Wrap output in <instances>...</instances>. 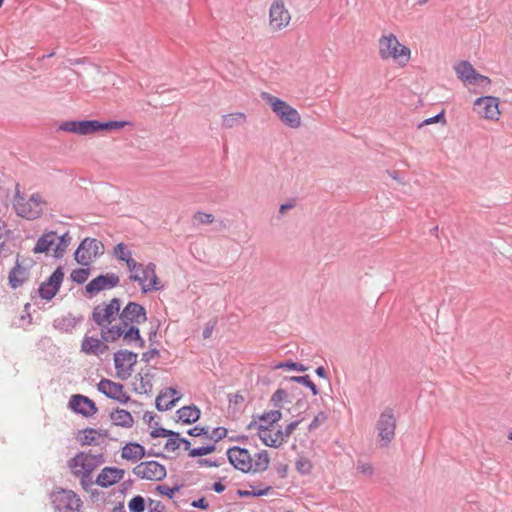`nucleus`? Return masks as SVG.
Masks as SVG:
<instances>
[{
	"instance_id": "nucleus-1",
	"label": "nucleus",
	"mask_w": 512,
	"mask_h": 512,
	"mask_svg": "<svg viewBox=\"0 0 512 512\" xmlns=\"http://www.w3.org/2000/svg\"><path fill=\"white\" fill-rule=\"evenodd\" d=\"M102 453L92 454L79 452L68 461L71 473L80 479V484L85 491H89L95 481L92 480V472L104 462Z\"/></svg>"
},
{
	"instance_id": "nucleus-2",
	"label": "nucleus",
	"mask_w": 512,
	"mask_h": 512,
	"mask_svg": "<svg viewBox=\"0 0 512 512\" xmlns=\"http://www.w3.org/2000/svg\"><path fill=\"white\" fill-rule=\"evenodd\" d=\"M378 55L384 61L392 59L404 67L411 59V50L401 44L395 34L384 33L378 40Z\"/></svg>"
},
{
	"instance_id": "nucleus-3",
	"label": "nucleus",
	"mask_w": 512,
	"mask_h": 512,
	"mask_svg": "<svg viewBox=\"0 0 512 512\" xmlns=\"http://www.w3.org/2000/svg\"><path fill=\"white\" fill-rule=\"evenodd\" d=\"M261 99L271 107L284 125L290 128L300 127L301 116L290 104L267 92L261 93Z\"/></svg>"
},
{
	"instance_id": "nucleus-4",
	"label": "nucleus",
	"mask_w": 512,
	"mask_h": 512,
	"mask_svg": "<svg viewBox=\"0 0 512 512\" xmlns=\"http://www.w3.org/2000/svg\"><path fill=\"white\" fill-rule=\"evenodd\" d=\"M121 300L112 298L108 303H101L93 308L91 319L101 329L103 338L104 330H109L112 322L119 317Z\"/></svg>"
},
{
	"instance_id": "nucleus-5",
	"label": "nucleus",
	"mask_w": 512,
	"mask_h": 512,
	"mask_svg": "<svg viewBox=\"0 0 512 512\" xmlns=\"http://www.w3.org/2000/svg\"><path fill=\"white\" fill-rule=\"evenodd\" d=\"M46 202L39 193H34L29 199H25L19 192L14 198L13 207L19 217L27 220H35L43 213V205Z\"/></svg>"
},
{
	"instance_id": "nucleus-6",
	"label": "nucleus",
	"mask_w": 512,
	"mask_h": 512,
	"mask_svg": "<svg viewBox=\"0 0 512 512\" xmlns=\"http://www.w3.org/2000/svg\"><path fill=\"white\" fill-rule=\"evenodd\" d=\"M121 337L126 345L135 343L139 348L145 347V340L141 337L137 326L129 325L127 328H124V325H113L109 330H104L103 332V340L105 342H115Z\"/></svg>"
},
{
	"instance_id": "nucleus-7",
	"label": "nucleus",
	"mask_w": 512,
	"mask_h": 512,
	"mask_svg": "<svg viewBox=\"0 0 512 512\" xmlns=\"http://www.w3.org/2000/svg\"><path fill=\"white\" fill-rule=\"evenodd\" d=\"M129 280L137 282L144 294L163 289V285L156 274V265L152 262L143 265L139 272L130 274Z\"/></svg>"
},
{
	"instance_id": "nucleus-8",
	"label": "nucleus",
	"mask_w": 512,
	"mask_h": 512,
	"mask_svg": "<svg viewBox=\"0 0 512 512\" xmlns=\"http://www.w3.org/2000/svg\"><path fill=\"white\" fill-rule=\"evenodd\" d=\"M103 253V244L95 238H85L74 253L75 261L82 266H89Z\"/></svg>"
},
{
	"instance_id": "nucleus-9",
	"label": "nucleus",
	"mask_w": 512,
	"mask_h": 512,
	"mask_svg": "<svg viewBox=\"0 0 512 512\" xmlns=\"http://www.w3.org/2000/svg\"><path fill=\"white\" fill-rule=\"evenodd\" d=\"M52 505L56 512H79L82 501L72 490L60 489L51 495Z\"/></svg>"
},
{
	"instance_id": "nucleus-10",
	"label": "nucleus",
	"mask_w": 512,
	"mask_h": 512,
	"mask_svg": "<svg viewBox=\"0 0 512 512\" xmlns=\"http://www.w3.org/2000/svg\"><path fill=\"white\" fill-rule=\"evenodd\" d=\"M396 429V418L391 408H386L377 421L378 437L380 446L387 447L394 439Z\"/></svg>"
},
{
	"instance_id": "nucleus-11",
	"label": "nucleus",
	"mask_w": 512,
	"mask_h": 512,
	"mask_svg": "<svg viewBox=\"0 0 512 512\" xmlns=\"http://www.w3.org/2000/svg\"><path fill=\"white\" fill-rule=\"evenodd\" d=\"M137 353L128 350H119L114 354V365L117 372V377L126 380L132 372L133 367L137 363Z\"/></svg>"
},
{
	"instance_id": "nucleus-12",
	"label": "nucleus",
	"mask_w": 512,
	"mask_h": 512,
	"mask_svg": "<svg viewBox=\"0 0 512 512\" xmlns=\"http://www.w3.org/2000/svg\"><path fill=\"white\" fill-rule=\"evenodd\" d=\"M119 319L124 328H127L129 325L138 326L147 320L146 309L139 303L129 302L120 311Z\"/></svg>"
},
{
	"instance_id": "nucleus-13",
	"label": "nucleus",
	"mask_w": 512,
	"mask_h": 512,
	"mask_svg": "<svg viewBox=\"0 0 512 512\" xmlns=\"http://www.w3.org/2000/svg\"><path fill=\"white\" fill-rule=\"evenodd\" d=\"M291 15L282 0H276L269 10V26L272 31H280L290 23Z\"/></svg>"
},
{
	"instance_id": "nucleus-14",
	"label": "nucleus",
	"mask_w": 512,
	"mask_h": 512,
	"mask_svg": "<svg viewBox=\"0 0 512 512\" xmlns=\"http://www.w3.org/2000/svg\"><path fill=\"white\" fill-rule=\"evenodd\" d=\"M133 473L141 479L151 481H161L167 475L165 466L153 460L141 462L133 468Z\"/></svg>"
},
{
	"instance_id": "nucleus-15",
	"label": "nucleus",
	"mask_w": 512,
	"mask_h": 512,
	"mask_svg": "<svg viewBox=\"0 0 512 512\" xmlns=\"http://www.w3.org/2000/svg\"><path fill=\"white\" fill-rule=\"evenodd\" d=\"M474 110L485 119L498 120L500 116L499 99L494 96L479 97L474 102Z\"/></svg>"
},
{
	"instance_id": "nucleus-16",
	"label": "nucleus",
	"mask_w": 512,
	"mask_h": 512,
	"mask_svg": "<svg viewBox=\"0 0 512 512\" xmlns=\"http://www.w3.org/2000/svg\"><path fill=\"white\" fill-rule=\"evenodd\" d=\"M227 458L234 468L244 473H248L252 470L253 458L247 449L238 446L229 448L227 450Z\"/></svg>"
},
{
	"instance_id": "nucleus-17",
	"label": "nucleus",
	"mask_w": 512,
	"mask_h": 512,
	"mask_svg": "<svg viewBox=\"0 0 512 512\" xmlns=\"http://www.w3.org/2000/svg\"><path fill=\"white\" fill-rule=\"evenodd\" d=\"M64 279L63 267L59 266L39 287V295L44 300H51L59 291Z\"/></svg>"
},
{
	"instance_id": "nucleus-18",
	"label": "nucleus",
	"mask_w": 512,
	"mask_h": 512,
	"mask_svg": "<svg viewBox=\"0 0 512 512\" xmlns=\"http://www.w3.org/2000/svg\"><path fill=\"white\" fill-rule=\"evenodd\" d=\"M120 282V278L115 273H107L97 276L86 285V291L90 294H96L106 289L116 287Z\"/></svg>"
},
{
	"instance_id": "nucleus-19",
	"label": "nucleus",
	"mask_w": 512,
	"mask_h": 512,
	"mask_svg": "<svg viewBox=\"0 0 512 512\" xmlns=\"http://www.w3.org/2000/svg\"><path fill=\"white\" fill-rule=\"evenodd\" d=\"M69 407L76 413L83 415L84 417H90L97 413L98 409L94 401L90 398L76 394L73 395L69 400Z\"/></svg>"
},
{
	"instance_id": "nucleus-20",
	"label": "nucleus",
	"mask_w": 512,
	"mask_h": 512,
	"mask_svg": "<svg viewBox=\"0 0 512 512\" xmlns=\"http://www.w3.org/2000/svg\"><path fill=\"white\" fill-rule=\"evenodd\" d=\"M125 471L117 467H105L98 474L95 484L108 488L118 483L124 477Z\"/></svg>"
},
{
	"instance_id": "nucleus-21",
	"label": "nucleus",
	"mask_w": 512,
	"mask_h": 512,
	"mask_svg": "<svg viewBox=\"0 0 512 512\" xmlns=\"http://www.w3.org/2000/svg\"><path fill=\"white\" fill-rule=\"evenodd\" d=\"M180 398L181 395H179L178 391L175 388L169 387L157 396L155 400L156 408L159 411L170 410Z\"/></svg>"
},
{
	"instance_id": "nucleus-22",
	"label": "nucleus",
	"mask_w": 512,
	"mask_h": 512,
	"mask_svg": "<svg viewBox=\"0 0 512 512\" xmlns=\"http://www.w3.org/2000/svg\"><path fill=\"white\" fill-rule=\"evenodd\" d=\"M93 125V120L65 121L59 129L78 135H90L93 134Z\"/></svg>"
},
{
	"instance_id": "nucleus-23",
	"label": "nucleus",
	"mask_w": 512,
	"mask_h": 512,
	"mask_svg": "<svg viewBox=\"0 0 512 512\" xmlns=\"http://www.w3.org/2000/svg\"><path fill=\"white\" fill-rule=\"evenodd\" d=\"M108 350L106 342L101 338L85 336L81 343V351L87 355H99Z\"/></svg>"
},
{
	"instance_id": "nucleus-24",
	"label": "nucleus",
	"mask_w": 512,
	"mask_h": 512,
	"mask_svg": "<svg viewBox=\"0 0 512 512\" xmlns=\"http://www.w3.org/2000/svg\"><path fill=\"white\" fill-rule=\"evenodd\" d=\"M30 276V270L20 264L19 258L17 257L15 266L9 272L8 280L11 288L16 289L22 286Z\"/></svg>"
},
{
	"instance_id": "nucleus-25",
	"label": "nucleus",
	"mask_w": 512,
	"mask_h": 512,
	"mask_svg": "<svg viewBox=\"0 0 512 512\" xmlns=\"http://www.w3.org/2000/svg\"><path fill=\"white\" fill-rule=\"evenodd\" d=\"M145 455L161 456V454L152 453L151 451L146 452L145 448L139 443H127L122 448L121 453L123 459L130 460L133 462L142 459Z\"/></svg>"
},
{
	"instance_id": "nucleus-26",
	"label": "nucleus",
	"mask_w": 512,
	"mask_h": 512,
	"mask_svg": "<svg viewBox=\"0 0 512 512\" xmlns=\"http://www.w3.org/2000/svg\"><path fill=\"white\" fill-rule=\"evenodd\" d=\"M258 436L262 442L269 447L278 448L283 444L282 434L280 429L272 432L268 426L259 425Z\"/></svg>"
},
{
	"instance_id": "nucleus-27",
	"label": "nucleus",
	"mask_w": 512,
	"mask_h": 512,
	"mask_svg": "<svg viewBox=\"0 0 512 512\" xmlns=\"http://www.w3.org/2000/svg\"><path fill=\"white\" fill-rule=\"evenodd\" d=\"M56 240H57V234L55 231H49V232L42 234L38 238V240L32 250L33 253L40 254V253L49 252L51 249H53L55 247Z\"/></svg>"
},
{
	"instance_id": "nucleus-28",
	"label": "nucleus",
	"mask_w": 512,
	"mask_h": 512,
	"mask_svg": "<svg viewBox=\"0 0 512 512\" xmlns=\"http://www.w3.org/2000/svg\"><path fill=\"white\" fill-rule=\"evenodd\" d=\"M454 69L460 80L470 84H475L477 72L470 62L461 61L454 66Z\"/></svg>"
},
{
	"instance_id": "nucleus-29",
	"label": "nucleus",
	"mask_w": 512,
	"mask_h": 512,
	"mask_svg": "<svg viewBox=\"0 0 512 512\" xmlns=\"http://www.w3.org/2000/svg\"><path fill=\"white\" fill-rule=\"evenodd\" d=\"M176 414L179 421L184 424H192L199 420L201 411L196 405L192 404L178 409Z\"/></svg>"
},
{
	"instance_id": "nucleus-30",
	"label": "nucleus",
	"mask_w": 512,
	"mask_h": 512,
	"mask_svg": "<svg viewBox=\"0 0 512 512\" xmlns=\"http://www.w3.org/2000/svg\"><path fill=\"white\" fill-rule=\"evenodd\" d=\"M98 391L103 393L106 397L115 399L124 389V386L120 383H116L110 379H102L97 384Z\"/></svg>"
},
{
	"instance_id": "nucleus-31",
	"label": "nucleus",
	"mask_w": 512,
	"mask_h": 512,
	"mask_svg": "<svg viewBox=\"0 0 512 512\" xmlns=\"http://www.w3.org/2000/svg\"><path fill=\"white\" fill-rule=\"evenodd\" d=\"M110 419L115 426L131 428L134 425V419L130 412L117 408L110 413Z\"/></svg>"
},
{
	"instance_id": "nucleus-32",
	"label": "nucleus",
	"mask_w": 512,
	"mask_h": 512,
	"mask_svg": "<svg viewBox=\"0 0 512 512\" xmlns=\"http://www.w3.org/2000/svg\"><path fill=\"white\" fill-rule=\"evenodd\" d=\"M83 318H76L71 314L57 318L54 320V327L64 332H72L77 323L82 321Z\"/></svg>"
},
{
	"instance_id": "nucleus-33",
	"label": "nucleus",
	"mask_w": 512,
	"mask_h": 512,
	"mask_svg": "<svg viewBox=\"0 0 512 512\" xmlns=\"http://www.w3.org/2000/svg\"><path fill=\"white\" fill-rule=\"evenodd\" d=\"M247 117L242 112L230 113L222 116V127L225 129H232L234 127L243 125Z\"/></svg>"
},
{
	"instance_id": "nucleus-34",
	"label": "nucleus",
	"mask_w": 512,
	"mask_h": 512,
	"mask_svg": "<svg viewBox=\"0 0 512 512\" xmlns=\"http://www.w3.org/2000/svg\"><path fill=\"white\" fill-rule=\"evenodd\" d=\"M139 385L135 388L138 393L142 394H150L153 389L152 380L154 378V374L150 372L148 369L146 372L139 373Z\"/></svg>"
},
{
	"instance_id": "nucleus-35",
	"label": "nucleus",
	"mask_w": 512,
	"mask_h": 512,
	"mask_svg": "<svg viewBox=\"0 0 512 512\" xmlns=\"http://www.w3.org/2000/svg\"><path fill=\"white\" fill-rule=\"evenodd\" d=\"M93 133L102 131V130H121L126 125L129 124L127 121H116L111 120L107 122H100L97 120H93Z\"/></svg>"
},
{
	"instance_id": "nucleus-36",
	"label": "nucleus",
	"mask_w": 512,
	"mask_h": 512,
	"mask_svg": "<svg viewBox=\"0 0 512 512\" xmlns=\"http://www.w3.org/2000/svg\"><path fill=\"white\" fill-rule=\"evenodd\" d=\"M270 463V458L268 455V452L266 450H263L261 452H258L255 454V457L253 458V472H263L267 470Z\"/></svg>"
},
{
	"instance_id": "nucleus-37",
	"label": "nucleus",
	"mask_w": 512,
	"mask_h": 512,
	"mask_svg": "<svg viewBox=\"0 0 512 512\" xmlns=\"http://www.w3.org/2000/svg\"><path fill=\"white\" fill-rule=\"evenodd\" d=\"M58 242H55V247L53 248V256L55 258H62L64 253L66 252L68 246L71 243L72 237L68 232L64 233L60 237H57Z\"/></svg>"
},
{
	"instance_id": "nucleus-38",
	"label": "nucleus",
	"mask_w": 512,
	"mask_h": 512,
	"mask_svg": "<svg viewBox=\"0 0 512 512\" xmlns=\"http://www.w3.org/2000/svg\"><path fill=\"white\" fill-rule=\"evenodd\" d=\"M96 435L107 437L108 433L105 430H96L94 428H86L83 430V437L81 439L82 445H96Z\"/></svg>"
},
{
	"instance_id": "nucleus-39",
	"label": "nucleus",
	"mask_w": 512,
	"mask_h": 512,
	"mask_svg": "<svg viewBox=\"0 0 512 512\" xmlns=\"http://www.w3.org/2000/svg\"><path fill=\"white\" fill-rule=\"evenodd\" d=\"M289 381L303 384V386H305L311 390L313 395L319 394V390H318L317 386L311 381L309 375L291 376V377H289Z\"/></svg>"
},
{
	"instance_id": "nucleus-40",
	"label": "nucleus",
	"mask_w": 512,
	"mask_h": 512,
	"mask_svg": "<svg viewBox=\"0 0 512 512\" xmlns=\"http://www.w3.org/2000/svg\"><path fill=\"white\" fill-rule=\"evenodd\" d=\"M113 255L120 261H127L132 257L131 250L124 243H119L114 247Z\"/></svg>"
},
{
	"instance_id": "nucleus-41",
	"label": "nucleus",
	"mask_w": 512,
	"mask_h": 512,
	"mask_svg": "<svg viewBox=\"0 0 512 512\" xmlns=\"http://www.w3.org/2000/svg\"><path fill=\"white\" fill-rule=\"evenodd\" d=\"M90 275L89 268H78L74 269L70 274L71 281L77 283V284H83L86 282Z\"/></svg>"
},
{
	"instance_id": "nucleus-42",
	"label": "nucleus",
	"mask_w": 512,
	"mask_h": 512,
	"mask_svg": "<svg viewBox=\"0 0 512 512\" xmlns=\"http://www.w3.org/2000/svg\"><path fill=\"white\" fill-rule=\"evenodd\" d=\"M281 418L282 413L279 410H271L259 416V420L265 422L268 427L277 423Z\"/></svg>"
},
{
	"instance_id": "nucleus-43",
	"label": "nucleus",
	"mask_w": 512,
	"mask_h": 512,
	"mask_svg": "<svg viewBox=\"0 0 512 512\" xmlns=\"http://www.w3.org/2000/svg\"><path fill=\"white\" fill-rule=\"evenodd\" d=\"M274 369H289V370L304 372L307 370V367L298 362L285 361V362H280V363L276 364L274 366Z\"/></svg>"
},
{
	"instance_id": "nucleus-44",
	"label": "nucleus",
	"mask_w": 512,
	"mask_h": 512,
	"mask_svg": "<svg viewBox=\"0 0 512 512\" xmlns=\"http://www.w3.org/2000/svg\"><path fill=\"white\" fill-rule=\"evenodd\" d=\"M128 507H129L130 512H144V510H145L144 498L140 495L133 497L129 501Z\"/></svg>"
},
{
	"instance_id": "nucleus-45",
	"label": "nucleus",
	"mask_w": 512,
	"mask_h": 512,
	"mask_svg": "<svg viewBox=\"0 0 512 512\" xmlns=\"http://www.w3.org/2000/svg\"><path fill=\"white\" fill-rule=\"evenodd\" d=\"M216 450V447L214 444L207 445V446H201L198 448H193L189 452V457L195 458V457H201L207 454H210Z\"/></svg>"
},
{
	"instance_id": "nucleus-46",
	"label": "nucleus",
	"mask_w": 512,
	"mask_h": 512,
	"mask_svg": "<svg viewBox=\"0 0 512 512\" xmlns=\"http://www.w3.org/2000/svg\"><path fill=\"white\" fill-rule=\"evenodd\" d=\"M177 436H169L165 443V449L170 452L176 451L180 447L181 436L179 432H175Z\"/></svg>"
},
{
	"instance_id": "nucleus-47",
	"label": "nucleus",
	"mask_w": 512,
	"mask_h": 512,
	"mask_svg": "<svg viewBox=\"0 0 512 512\" xmlns=\"http://www.w3.org/2000/svg\"><path fill=\"white\" fill-rule=\"evenodd\" d=\"M181 486L176 485L174 487H168L167 485H158L156 487V491L161 495L167 496L168 498H173L174 494L180 490Z\"/></svg>"
},
{
	"instance_id": "nucleus-48",
	"label": "nucleus",
	"mask_w": 512,
	"mask_h": 512,
	"mask_svg": "<svg viewBox=\"0 0 512 512\" xmlns=\"http://www.w3.org/2000/svg\"><path fill=\"white\" fill-rule=\"evenodd\" d=\"M328 419V415L327 413L321 411L319 412L315 417L314 419L312 420V422L310 423L308 429L309 431H313L315 429H317L320 425H322L323 423H325Z\"/></svg>"
},
{
	"instance_id": "nucleus-49",
	"label": "nucleus",
	"mask_w": 512,
	"mask_h": 512,
	"mask_svg": "<svg viewBox=\"0 0 512 512\" xmlns=\"http://www.w3.org/2000/svg\"><path fill=\"white\" fill-rule=\"evenodd\" d=\"M193 219L199 224H211L214 222V216L212 214L200 211L194 214Z\"/></svg>"
},
{
	"instance_id": "nucleus-50",
	"label": "nucleus",
	"mask_w": 512,
	"mask_h": 512,
	"mask_svg": "<svg viewBox=\"0 0 512 512\" xmlns=\"http://www.w3.org/2000/svg\"><path fill=\"white\" fill-rule=\"evenodd\" d=\"M150 435L152 438H158V437H169V436H177L175 434V431L168 430L162 427L155 428L150 432Z\"/></svg>"
},
{
	"instance_id": "nucleus-51",
	"label": "nucleus",
	"mask_w": 512,
	"mask_h": 512,
	"mask_svg": "<svg viewBox=\"0 0 512 512\" xmlns=\"http://www.w3.org/2000/svg\"><path fill=\"white\" fill-rule=\"evenodd\" d=\"M227 435V429L224 427H217L214 428L211 432V434L208 433V438L213 439L215 441H219L226 437Z\"/></svg>"
},
{
	"instance_id": "nucleus-52",
	"label": "nucleus",
	"mask_w": 512,
	"mask_h": 512,
	"mask_svg": "<svg viewBox=\"0 0 512 512\" xmlns=\"http://www.w3.org/2000/svg\"><path fill=\"white\" fill-rule=\"evenodd\" d=\"M286 397L287 392L284 389H277L271 397V402L277 407Z\"/></svg>"
},
{
	"instance_id": "nucleus-53",
	"label": "nucleus",
	"mask_w": 512,
	"mask_h": 512,
	"mask_svg": "<svg viewBox=\"0 0 512 512\" xmlns=\"http://www.w3.org/2000/svg\"><path fill=\"white\" fill-rule=\"evenodd\" d=\"M312 465L309 460L300 459L296 462V469L302 474L310 473Z\"/></svg>"
},
{
	"instance_id": "nucleus-54",
	"label": "nucleus",
	"mask_w": 512,
	"mask_h": 512,
	"mask_svg": "<svg viewBox=\"0 0 512 512\" xmlns=\"http://www.w3.org/2000/svg\"><path fill=\"white\" fill-rule=\"evenodd\" d=\"M301 420L293 421L289 423L284 430H280V433L282 434L283 442L286 438L290 437V435L294 432V430L298 427Z\"/></svg>"
},
{
	"instance_id": "nucleus-55",
	"label": "nucleus",
	"mask_w": 512,
	"mask_h": 512,
	"mask_svg": "<svg viewBox=\"0 0 512 512\" xmlns=\"http://www.w3.org/2000/svg\"><path fill=\"white\" fill-rule=\"evenodd\" d=\"M216 324H217V319H212L205 324L203 333H202L204 339H208L212 336V333L216 327Z\"/></svg>"
},
{
	"instance_id": "nucleus-56",
	"label": "nucleus",
	"mask_w": 512,
	"mask_h": 512,
	"mask_svg": "<svg viewBox=\"0 0 512 512\" xmlns=\"http://www.w3.org/2000/svg\"><path fill=\"white\" fill-rule=\"evenodd\" d=\"M187 434L193 437L206 436L208 438V428L195 426L189 429Z\"/></svg>"
},
{
	"instance_id": "nucleus-57",
	"label": "nucleus",
	"mask_w": 512,
	"mask_h": 512,
	"mask_svg": "<svg viewBox=\"0 0 512 512\" xmlns=\"http://www.w3.org/2000/svg\"><path fill=\"white\" fill-rule=\"evenodd\" d=\"M165 506L160 501L149 499L148 512H164Z\"/></svg>"
},
{
	"instance_id": "nucleus-58",
	"label": "nucleus",
	"mask_w": 512,
	"mask_h": 512,
	"mask_svg": "<svg viewBox=\"0 0 512 512\" xmlns=\"http://www.w3.org/2000/svg\"><path fill=\"white\" fill-rule=\"evenodd\" d=\"M356 468L359 473L369 475V476H371L373 474V467L369 463L358 462Z\"/></svg>"
},
{
	"instance_id": "nucleus-59",
	"label": "nucleus",
	"mask_w": 512,
	"mask_h": 512,
	"mask_svg": "<svg viewBox=\"0 0 512 512\" xmlns=\"http://www.w3.org/2000/svg\"><path fill=\"white\" fill-rule=\"evenodd\" d=\"M224 462H225V459L221 458L220 460H215V461H212V460H209V459H199L197 463L200 466L219 467Z\"/></svg>"
},
{
	"instance_id": "nucleus-60",
	"label": "nucleus",
	"mask_w": 512,
	"mask_h": 512,
	"mask_svg": "<svg viewBox=\"0 0 512 512\" xmlns=\"http://www.w3.org/2000/svg\"><path fill=\"white\" fill-rule=\"evenodd\" d=\"M125 263H126L128 270L131 272V274L139 272L140 268L143 266V264L138 263L132 257L130 259H127V261H125Z\"/></svg>"
},
{
	"instance_id": "nucleus-61",
	"label": "nucleus",
	"mask_w": 512,
	"mask_h": 512,
	"mask_svg": "<svg viewBox=\"0 0 512 512\" xmlns=\"http://www.w3.org/2000/svg\"><path fill=\"white\" fill-rule=\"evenodd\" d=\"M159 355V350L156 348L150 349L142 354V361L149 363L154 357Z\"/></svg>"
},
{
	"instance_id": "nucleus-62",
	"label": "nucleus",
	"mask_w": 512,
	"mask_h": 512,
	"mask_svg": "<svg viewBox=\"0 0 512 512\" xmlns=\"http://www.w3.org/2000/svg\"><path fill=\"white\" fill-rule=\"evenodd\" d=\"M441 119H444V112L443 111L438 113L437 115H435L433 117L425 119L423 122H421L419 124V128L424 126V125H428V124L439 122Z\"/></svg>"
},
{
	"instance_id": "nucleus-63",
	"label": "nucleus",
	"mask_w": 512,
	"mask_h": 512,
	"mask_svg": "<svg viewBox=\"0 0 512 512\" xmlns=\"http://www.w3.org/2000/svg\"><path fill=\"white\" fill-rule=\"evenodd\" d=\"M191 506L199 509H207L209 507V503L206 501L205 498H200L198 500H194L191 503Z\"/></svg>"
},
{
	"instance_id": "nucleus-64",
	"label": "nucleus",
	"mask_w": 512,
	"mask_h": 512,
	"mask_svg": "<svg viewBox=\"0 0 512 512\" xmlns=\"http://www.w3.org/2000/svg\"><path fill=\"white\" fill-rule=\"evenodd\" d=\"M490 83H491V80L487 76L477 73L476 78H475V84L490 85Z\"/></svg>"
}]
</instances>
